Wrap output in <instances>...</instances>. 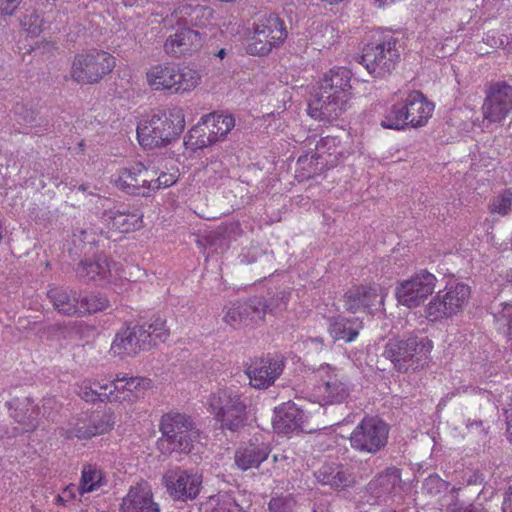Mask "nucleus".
<instances>
[{"instance_id":"1","label":"nucleus","mask_w":512,"mask_h":512,"mask_svg":"<svg viewBox=\"0 0 512 512\" xmlns=\"http://www.w3.org/2000/svg\"><path fill=\"white\" fill-rule=\"evenodd\" d=\"M186 126L184 109L168 104L152 109L138 122L136 136L145 150L165 148L179 139Z\"/></svg>"},{"instance_id":"2","label":"nucleus","mask_w":512,"mask_h":512,"mask_svg":"<svg viewBox=\"0 0 512 512\" xmlns=\"http://www.w3.org/2000/svg\"><path fill=\"white\" fill-rule=\"evenodd\" d=\"M352 72L344 66H334L319 82V97L308 104V114L319 121L337 120L351 99Z\"/></svg>"},{"instance_id":"3","label":"nucleus","mask_w":512,"mask_h":512,"mask_svg":"<svg viewBox=\"0 0 512 512\" xmlns=\"http://www.w3.org/2000/svg\"><path fill=\"white\" fill-rule=\"evenodd\" d=\"M208 412L221 430L239 432L248 420V405L243 393L232 387L211 392L206 401Z\"/></svg>"},{"instance_id":"4","label":"nucleus","mask_w":512,"mask_h":512,"mask_svg":"<svg viewBox=\"0 0 512 512\" xmlns=\"http://www.w3.org/2000/svg\"><path fill=\"white\" fill-rule=\"evenodd\" d=\"M159 431L162 436L157 441V448L164 455L173 452L190 453L199 436L192 418L178 411H169L162 415Z\"/></svg>"},{"instance_id":"5","label":"nucleus","mask_w":512,"mask_h":512,"mask_svg":"<svg viewBox=\"0 0 512 512\" xmlns=\"http://www.w3.org/2000/svg\"><path fill=\"white\" fill-rule=\"evenodd\" d=\"M288 36L283 19L274 13L257 18L252 24L250 36L245 44V52L250 56H267L279 48Z\"/></svg>"},{"instance_id":"6","label":"nucleus","mask_w":512,"mask_h":512,"mask_svg":"<svg viewBox=\"0 0 512 512\" xmlns=\"http://www.w3.org/2000/svg\"><path fill=\"white\" fill-rule=\"evenodd\" d=\"M316 383L312 389V400L321 406L344 403L350 396L352 385L342 369L325 363L314 371Z\"/></svg>"},{"instance_id":"7","label":"nucleus","mask_w":512,"mask_h":512,"mask_svg":"<svg viewBox=\"0 0 512 512\" xmlns=\"http://www.w3.org/2000/svg\"><path fill=\"white\" fill-rule=\"evenodd\" d=\"M471 295L468 284L457 282L438 291L424 306V317L432 323H439L460 314Z\"/></svg>"},{"instance_id":"8","label":"nucleus","mask_w":512,"mask_h":512,"mask_svg":"<svg viewBox=\"0 0 512 512\" xmlns=\"http://www.w3.org/2000/svg\"><path fill=\"white\" fill-rule=\"evenodd\" d=\"M116 66V58L100 49L82 51L74 56L70 75L78 84H96L110 74Z\"/></svg>"},{"instance_id":"9","label":"nucleus","mask_w":512,"mask_h":512,"mask_svg":"<svg viewBox=\"0 0 512 512\" xmlns=\"http://www.w3.org/2000/svg\"><path fill=\"white\" fill-rule=\"evenodd\" d=\"M76 274L80 279L110 287L118 293L128 281L123 275L122 265L104 254L81 260Z\"/></svg>"},{"instance_id":"10","label":"nucleus","mask_w":512,"mask_h":512,"mask_svg":"<svg viewBox=\"0 0 512 512\" xmlns=\"http://www.w3.org/2000/svg\"><path fill=\"white\" fill-rule=\"evenodd\" d=\"M234 126L235 120L231 115H205L188 132L184 141L185 146L192 151L211 146L225 139Z\"/></svg>"},{"instance_id":"11","label":"nucleus","mask_w":512,"mask_h":512,"mask_svg":"<svg viewBox=\"0 0 512 512\" xmlns=\"http://www.w3.org/2000/svg\"><path fill=\"white\" fill-rule=\"evenodd\" d=\"M432 349L433 342L427 337L409 336L406 339H390L385 345L383 356L391 360L399 372L404 373L426 359Z\"/></svg>"},{"instance_id":"12","label":"nucleus","mask_w":512,"mask_h":512,"mask_svg":"<svg viewBox=\"0 0 512 512\" xmlns=\"http://www.w3.org/2000/svg\"><path fill=\"white\" fill-rule=\"evenodd\" d=\"M399 58L396 39L387 35L365 45L361 63L373 77L384 78L395 69Z\"/></svg>"},{"instance_id":"13","label":"nucleus","mask_w":512,"mask_h":512,"mask_svg":"<svg viewBox=\"0 0 512 512\" xmlns=\"http://www.w3.org/2000/svg\"><path fill=\"white\" fill-rule=\"evenodd\" d=\"M512 113V85L506 81H491L485 85L481 105L483 121L500 127Z\"/></svg>"},{"instance_id":"14","label":"nucleus","mask_w":512,"mask_h":512,"mask_svg":"<svg viewBox=\"0 0 512 512\" xmlns=\"http://www.w3.org/2000/svg\"><path fill=\"white\" fill-rule=\"evenodd\" d=\"M389 432L385 421L377 416H365L351 432L350 446L357 452L374 455L386 446Z\"/></svg>"},{"instance_id":"15","label":"nucleus","mask_w":512,"mask_h":512,"mask_svg":"<svg viewBox=\"0 0 512 512\" xmlns=\"http://www.w3.org/2000/svg\"><path fill=\"white\" fill-rule=\"evenodd\" d=\"M437 282L438 279L433 273L420 269L397 283L395 298L404 307L417 308L433 295Z\"/></svg>"},{"instance_id":"16","label":"nucleus","mask_w":512,"mask_h":512,"mask_svg":"<svg viewBox=\"0 0 512 512\" xmlns=\"http://www.w3.org/2000/svg\"><path fill=\"white\" fill-rule=\"evenodd\" d=\"M162 482L174 500L187 502L196 499L200 494L203 475L195 469L176 467L163 475Z\"/></svg>"},{"instance_id":"17","label":"nucleus","mask_w":512,"mask_h":512,"mask_svg":"<svg viewBox=\"0 0 512 512\" xmlns=\"http://www.w3.org/2000/svg\"><path fill=\"white\" fill-rule=\"evenodd\" d=\"M114 427L111 414L102 411L81 413L75 422L65 431L67 439L90 440L93 437L109 433Z\"/></svg>"},{"instance_id":"18","label":"nucleus","mask_w":512,"mask_h":512,"mask_svg":"<svg viewBox=\"0 0 512 512\" xmlns=\"http://www.w3.org/2000/svg\"><path fill=\"white\" fill-rule=\"evenodd\" d=\"M343 303L345 309L352 314H372L384 306L381 286L376 283L352 286L345 292Z\"/></svg>"},{"instance_id":"19","label":"nucleus","mask_w":512,"mask_h":512,"mask_svg":"<svg viewBox=\"0 0 512 512\" xmlns=\"http://www.w3.org/2000/svg\"><path fill=\"white\" fill-rule=\"evenodd\" d=\"M110 383V402L127 405L137 402L153 386V381L148 377L129 376L126 373H117Z\"/></svg>"},{"instance_id":"20","label":"nucleus","mask_w":512,"mask_h":512,"mask_svg":"<svg viewBox=\"0 0 512 512\" xmlns=\"http://www.w3.org/2000/svg\"><path fill=\"white\" fill-rule=\"evenodd\" d=\"M149 337L145 325L123 328L116 333L110 353L120 358L133 357L140 351L149 350Z\"/></svg>"},{"instance_id":"21","label":"nucleus","mask_w":512,"mask_h":512,"mask_svg":"<svg viewBox=\"0 0 512 512\" xmlns=\"http://www.w3.org/2000/svg\"><path fill=\"white\" fill-rule=\"evenodd\" d=\"M204 39L200 32L184 27L169 35L163 48L167 55L174 58L191 57L201 50Z\"/></svg>"},{"instance_id":"22","label":"nucleus","mask_w":512,"mask_h":512,"mask_svg":"<svg viewBox=\"0 0 512 512\" xmlns=\"http://www.w3.org/2000/svg\"><path fill=\"white\" fill-rule=\"evenodd\" d=\"M283 368L284 364L280 359L272 357L257 358L251 360L250 364L245 366V374L251 387L267 389L282 374Z\"/></svg>"},{"instance_id":"23","label":"nucleus","mask_w":512,"mask_h":512,"mask_svg":"<svg viewBox=\"0 0 512 512\" xmlns=\"http://www.w3.org/2000/svg\"><path fill=\"white\" fill-rule=\"evenodd\" d=\"M101 222L108 231L130 233L143 227V214L138 210L109 209L102 213Z\"/></svg>"},{"instance_id":"24","label":"nucleus","mask_w":512,"mask_h":512,"mask_svg":"<svg viewBox=\"0 0 512 512\" xmlns=\"http://www.w3.org/2000/svg\"><path fill=\"white\" fill-rule=\"evenodd\" d=\"M408 127L420 128L432 117L435 104L420 91H409L405 97Z\"/></svg>"},{"instance_id":"25","label":"nucleus","mask_w":512,"mask_h":512,"mask_svg":"<svg viewBox=\"0 0 512 512\" xmlns=\"http://www.w3.org/2000/svg\"><path fill=\"white\" fill-rule=\"evenodd\" d=\"M122 512H160V507L153 499L151 487L147 483L131 486L122 499Z\"/></svg>"},{"instance_id":"26","label":"nucleus","mask_w":512,"mask_h":512,"mask_svg":"<svg viewBox=\"0 0 512 512\" xmlns=\"http://www.w3.org/2000/svg\"><path fill=\"white\" fill-rule=\"evenodd\" d=\"M149 166L141 162L120 170L115 184L122 190L132 194L148 195Z\"/></svg>"},{"instance_id":"27","label":"nucleus","mask_w":512,"mask_h":512,"mask_svg":"<svg viewBox=\"0 0 512 512\" xmlns=\"http://www.w3.org/2000/svg\"><path fill=\"white\" fill-rule=\"evenodd\" d=\"M172 95H189L202 83L200 69L188 63H174Z\"/></svg>"},{"instance_id":"28","label":"nucleus","mask_w":512,"mask_h":512,"mask_svg":"<svg viewBox=\"0 0 512 512\" xmlns=\"http://www.w3.org/2000/svg\"><path fill=\"white\" fill-rule=\"evenodd\" d=\"M271 453V449L264 443H245L240 445L234 454L236 467L245 472L250 469H258Z\"/></svg>"},{"instance_id":"29","label":"nucleus","mask_w":512,"mask_h":512,"mask_svg":"<svg viewBox=\"0 0 512 512\" xmlns=\"http://www.w3.org/2000/svg\"><path fill=\"white\" fill-rule=\"evenodd\" d=\"M315 154L326 169L333 168L342 162L349 151L342 145L340 139L334 136L322 137L315 146Z\"/></svg>"},{"instance_id":"30","label":"nucleus","mask_w":512,"mask_h":512,"mask_svg":"<svg viewBox=\"0 0 512 512\" xmlns=\"http://www.w3.org/2000/svg\"><path fill=\"white\" fill-rule=\"evenodd\" d=\"M174 63L172 61L156 63L147 69L145 81L152 91L172 95Z\"/></svg>"},{"instance_id":"31","label":"nucleus","mask_w":512,"mask_h":512,"mask_svg":"<svg viewBox=\"0 0 512 512\" xmlns=\"http://www.w3.org/2000/svg\"><path fill=\"white\" fill-rule=\"evenodd\" d=\"M362 328L363 323L358 318L337 315L329 319L327 332L335 342L351 343L357 339Z\"/></svg>"},{"instance_id":"32","label":"nucleus","mask_w":512,"mask_h":512,"mask_svg":"<svg viewBox=\"0 0 512 512\" xmlns=\"http://www.w3.org/2000/svg\"><path fill=\"white\" fill-rule=\"evenodd\" d=\"M306 415L294 402H286L280 405L275 411L273 424L275 429L289 433L302 428Z\"/></svg>"},{"instance_id":"33","label":"nucleus","mask_w":512,"mask_h":512,"mask_svg":"<svg viewBox=\"0 0 512 512\" xmlns=\"http://www.w3.org/2000/svg\"><path fill=\"white\" fill-rule=\"evenodd\" d=\"M314 475L318 483L334 490L345 489L355 483L354 476L341 465L324 464Z\"/></svg>"},{"instance_id":"34","label":"nucleus","mask_w":512,"mask_h":512,"mask_svg":"<svg viewBox=\"0 0 512 512\" xmlns=\"http://www.w3.org/2000/svg\"><path fill=\"white\" fill-rule=\"evenodd\" d=\"M172 16L178 24L203 27L209 22L212 10L199 4L187 3L177 7Z\"/></svg>"},{"instance_id":"35","label":"nucleus","mask_w":512,"mask_h":512,"mask_svg":"<svg viewBox=\"0 0 512 512\" xmlns=\"http://www.w3.org/2000/svg\"><path fill=\"white\" fill-rule=\"evenodd\" d=\"M78 292L74 289L54 286L48 290L47 297L57 312L65 316L76 317Z\"/></svg>"},{"instance_id":"36","label":"nucleus","mask_w":512,"mask_h":512,"mask_svg":"<svg viewBox=\"0 0 512 512\" xmlns=\"http://www.w3.org/2000/svg\"><path fill=\"white\" fill-rule=\"evenodd\" d=\"M179 178L180 171L177 166L164 168L149 166L148 195L173 186Z\"/></svg>"},{"instance_id":"37","label":"nucleus","mask_w":512,"mask_h":512,"mask_svg":"<svg viewBox=\"0 0 512 512\" xmlns=\"http://www.w3.org/2000/svg\"><path fill=\"white\" fill-rule=\"evenodd\" d=\"M110 306L108 297L101 292H78L76 317H86L106 310Z\"/></svg>"},{"instance_id":"38","label":"nucleus","mask_w":512,"mask_h":512,"mask_svg":"<svg viewBox=\"0 0 512 512\" xmlns=\"http://www.w3.org/2000/svg\"><path fill=\"white\" fill-rule=\"evenodd\" d=\"M8 407L10 415L23 425V432H32L37 428L39 412L29 398L23 402H9Z\"/></svg>"},{"instance_id":"39","label":"nucleus","mask_w":512,"mask_h":512,"mask_svg":"<svg viewBox=\"0 0 512 512\" xmlns=\"http://www.w3.org/2000/svg\"><path fill=\"white\" fill-rule=\"evenodd\" d=\"M380 125L397 131L408 127L405 98L386 105Z\"/></svg>"},{"instance_id":"40","label":"nucleus","mask_w":512,"mask_h":512,"mask_svg":"<svg viewBox=\"0 0 512 512\" xmlns=\"http://www.w3.org/2000/svg\"><path fill=\"white\" fill-rule=\"evenodd\" d=\"M110 382H100L97 379H85L78 384L77 393L86 402H110Z\"/></svg>"},{"instance_id":"41","label":"nucleus","mask_w":512,"mask_h":512,"mask_svg":"<svg viewBox=\"0 0 512 512\" xmlns=\"http://www.w3.org/2000/svg\"><path fill=\"white\" fill-rule=\"evenodd\" d=\"M104 471L96 464H84L79 480L80 496L97 491L106 485Z\"/></svg>"},{"instance_id":"42","label":"nucleus","mask_w":512,"mask_h":512,"mask_svg":"<svg viewBox=\"0 0 512 512\" xmlns=\"http://www.w3.org/2000/svg\"><path fill=\"white\" fill-rule=\"evenodd\" d=\"M309 37L312 45L319 49L329 48L338 39L336 28L323 21H315L309 29Z\"/></svg>"},{"instance_id":"43","label":"nucleus","mask_w":512,"mask_h":512,"mask_svg":"<svg viewBox=\"0 0 512 512\" xmlns=\"http://www.w3.org/2000/svg\"><path fill=\"white\" fill-rule=\"evenodd\" d=\"M326 169L321 165V160L314 153L301 155L296 163V177L301 181L309 179Z\"/></svg>"},{"instance_id":"44","label":"nucleus","mask_w":512,"mask_h":512,"mask_svg":"<svg viewBox=\"0 0 512 512\" xmlns=\"http://www.w3.org/2000/svg\"><path fill=\"white\" fill-rule=\"evenodd\" d=\"M246 310L244 302L230 303L223 308V321L233 328L250 327L248 320L250 317H248Z\"/></svg>"},{"instance_id":"45","label":"nucleus","mask_w":512,"mask_h":512,"mask_svg":"<svg viewBox=\"0 0 512 512\" xmlns=\"http://www.w3.org/2000/svg\"><path fill=\"white\" fill-rule=\"evenodd\" d=\"M488 212L491 215L506 217L512 213V188L498 191L489 201Z\"/></svg>"},{"instance_id":"46","label":"nucleus","mask_w":512,"mask_h":512,"mask_svg":"<svg viewBox=\"0 0 512 512\" xmlns=\"http://www.w3.org/2000/svg\"><path fill=\"white\" fill-rule=\"evenodd\" d=\"M210 512H234L238 506L232 492L220 491L216 495L210 496L208 501L202 504Z\"/></svg>"},{"instance_id":"47","label":"nucleus","mask_w":512,"mask_h":512,"mask_svg":"<svg viewBox=\"0 0 512 512\" xmlns=\"http://www.w3.org/2000/svg\"><path fill=\"white\" fill-rule=\"evenodd\" d=\"M244 306L247 308L246 313L248 317H250L248 320L251 328L264 323L265 315L268 313L266 309L265 298H250L248 301L244 302Z\"/></svg>"},{"instance_id":"48","label":"nucleus","mask_w":512,"mask_h":512,"mask_svg":"<svg viewBox=\"0 0 512 512\" xmlns=\"http://www.w3.org/2000/svg\"><path fill=\"white\" fill-rule=\"evenodd\" d=\"M145 332L149 337V349L156 344L157 341L165 342L169 337V329L166 321L160 317L154 319L148 326H145Z\"/></svg>"},{"instance_id":"49","label":"nucleus","mask_w":512,"mask_h":512,"mask_svg":"<svg viewBox=\"0 0 512 512\" xmlns=\"http://www.w3.org/2000/svg\"><path fill=\"white\" fill-rule=\"evenodd\" d=\"M43 18L37 11L26 13L20 20L22 29L31 37L39 36L43 31Z\"/></svg>"},{"instance_id":"50","label":"nucleus","mask_w":512,"mask_h":512,"mask_svg":"<svg viewBox=\"0 0 512 512\" xmlns=\"http://www.w3.org/2000/svg\"><path fill=\"white\" fill-rule=\"evenodd\" d=\"M291 293L283 290L268 300L265 299L266 309L269 314H278L287 308Z\"/></svg>"},{"instance_id":"51","label":"nucleus","mask_w":512,"mask_h":512,"mask_svg":"<svg viewBox=\"0 0 512 512\" xmlns=\"http://www.w3.org/2000/svg\"><path fill=\"white\" fill-rule=\"evenodd\" d=\"M295 501L292 496L273 497L268 504L270 512H292Z\"/></svg>"},{"instance_id":"52","label":"nucleus","mask_w":512,"mask_h":512,"mask_svg":"<svg viewBox=\"0 0 512 512\" xmlns=\"http://www.w3.org/2000/svg\"><path fill=\"white\" fill-rule=\"evenodd\" d=\"M77 495H80L79 484H70L66 486L62 490V492L56 497V502L61 505H66L69 501L75 499Z\"/></svg>"},{"instance_id":"53","label":"nucleus","mask_w":512,"mask_h":512,"mask_svg":"<svg viewBox=\"0 0 512 512\" xmlns=\"http://www.w3.org/2000/svg\"><path fill=\"white\" fill-rule=\"evenodd\" d=\"M23 0H0V13L5 16H12Z\"/></svg>"},{"instance_id":"54","label":"nucleus","mask_w":512,"mask_h":512,"mask_svg":"<svg viewBox=\"0 0 512 512\" xmlns=\"http://www.w3.org/2000/svg\"><path fill=\"white\" fill-rule=\"evenodd\" d=\"M499 316L507 321L508 335L512 338V302L503 303L502 310L499 312Z\"/></svg>"},{"instance_id":"55","label":"nucleus","mask_w":512,"mask_h":512,"mask_svg":"<svg viewBox=\"0 0 512 512\" xmlns=\"http://www.w3.org/2000/svg\"><path fill=\"white\" fill-rule=\"evenodd\" d=\"M502 511L503 512H512V486L507 491L503 503H502Z\"/></svg>"},{"instance_id":"56","label":"nucleus","mask_w":512,"mask_h":512,"mask_svg":"<svg viewBox=\"0 0 512 512\" xmlns=\"http://www.w3.org/2000/svg\"><path fill=\"white\" fill-rule=\"evenodd\" d=\"M217 57H219L220 59H223L225 56H226V51L225 49H220L217 54H216Z\"/></svg>"},{"instance_id":"57","label":"nucleus","mask_w":512,"mask_h":512,"mask_svg":"<svg viewBox=\"0 0 512 512\" xmlns=\"http://www.w3.org/2000/svg\"><path fill=\"white\" fill-rule=\"evenodd\" d=\"M505 278L508 282L512 284V269L506 272Z\"/></svg>"},{"instance_id":"58","label":"nucleus","mask_w":512,"mask_h":512,"mask_svg":"<svg viewBox=\"0 0 512 512\" xmlns=\"http://www.w3.org/2000/svg\"><path fill=\"white\" fill-rule=\"evenodd\" d=\"M311 341H312V342H316V343H318V344H320V345H323V342H324V341H323V338H321V337L313 338V339H311Z\"/></svg>"},{"instance_id":"59","label":"nucleus","mask_w":512,"mask_h":512,"mask_svg":"<svg viewBox=\"0 0 512 512\" xmlns=\"http://www.w3.org/2000/svg\"><path fill=\"white\" fill-rule=\"evenodd\" d=\"M429 482L430 483H433V482L439 483V482H441V480L438 477H433V478L430 477L429 478Z\"/></svg>"},{"instance_id":"60","label":"nucleus","mask_w":512,"mask_h":512,"mask_svg":"<svg viewBox=\"0 0 512 512\" xmlns=\"http://www.w3.org/2000/svg\"><path fill=\"white\" fill-rule=\"evenodd\" d=\"M94 233H98L100 235H103L105 233V231L102 228H100L98 231H95Z\"/></svg>"},{"instance_id":"61","label":"nucleus","mask_w":512,"mask_h":512,"mask_svg":"<svg viewBox=\"0 0 512 512\" xmlns=\"http://www.w3.org/2000/svg\"><path fill=\"white\" fill-rule=\"evenodd\" d=\"M52 402H53V399H46V400H45V404H50V403H52Z\"/></svg>"},{"instance_id":"62","label":"nucleus","mask_w":512,"mask_h":512,"mask_svg":"<svg viewBox=\"0 0 512 512\" xmlns=\"http://www.w3.org/2000/svg\"><path fill=\"white\" fill-rule=\"evenodd\" d=\"M273 459H274V461H277V456H276V455H274V456H273Z\"/></svg>"},{"instance_id":"63","label":"nucleus","mask_w":512,"mask_h":512,"mask_svg":"<svg viewBox=\"0 0 512 512\" xmlns=\"http://www.w3.org/2000/svg\"><path fill=\"white\" fill-rule=\"evenodd\" d=\"M314 512H316V511H314Z\"/></svg>"}]
</instances>
